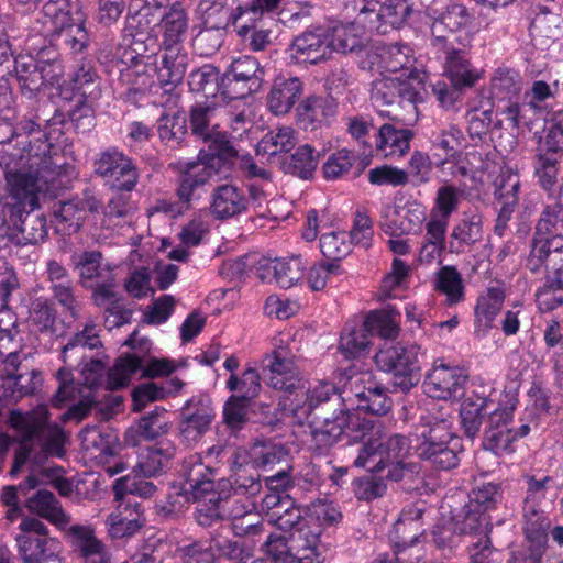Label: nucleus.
Here are the masks:
<instances>
[{
    "label": "nucleus",
    "mask_w": 563,
    "mask_h": 563,
    "mask_svg": "<svg viewBox=\"0 0 563 563\" xmlns=\"http://www.w3.org/2000/svg\"><path fill=\"white\" fill-rule=\"evenodd\" d=\"M9 422L16 435L11 438L0 433V472L13 442H18V446L9 472L12 477L20 474L26 462L35 470L49 456H64L67 439L65 431L59 424L51 422V413L46 406H38L26 412L12 410Z\"/></svg>",
    "instance_id": "nucleus-1"
},
{
    "label": "nucleus",
    "mask_w": 563,
    "mask_h": 563,
    "mask_svg": "<svg viewBox=\"0 0 563 563\" xmlns=\"http://www.w3.org/2000/svg\"><path fill=\"white\" fill-rule=\"evenodd\" d=\"M137 330H134L124 342L133 352L121 355L108 372V388L118 390L129 385L133 374L141 372L143 378H158L169 376L175 372V362L168 358H158L148 354L151 342L148 339L137 340Z\"/></svg>",
    "instance_id": "nucleus-2"
},
{
    "label": "nucleus",
    "mask_w": 563,
    "mask_h": 563,
    "mask_svg": "<svg viewBox=\"0 0 563 563\" xmlns=\"http://www.w3.org/2000/svg\"><path fill=\"white\" fill-rule=\"evenodd\" d=\"M426 74L418 69H410L396 77H384L373 82L371 99L376 107H390L391 111L380 110L382 115L388 117L395 122L405 121L397 113V109H404L409 114L417 112V103L423 100L421 93L424 90Z\"/></svg>",
    "instance_id": "nucleus-3"
},
{
    "label": "nucleus",
    "mask_w": 563,
    "mask_h": 563,
    "mask_svg": "<svg viewBox=\"0 0 563 563\" xmlns=\"http://www.w3.org/2000/svg\"><path fill=\"white\" fill-rule=\"evenodd\" d=\"M421 441L416 454L432 468L451 471L460 464L463 452L461 439L452 431V421L448 417H426Z\"/></svg>",
    "instance_id": "nucleus-4"
},
{
    "label": "nucleus",
    "mask_w": 563,
    "mask_h": 563,
    "mask_svg": "<svg viewBox=\"0 0 563 563\" xmlns=\"http://www.w3.org/2000/svg\"><path fill=\"white\" fill-rule=\"evenodd\" d=\"M48 32H55V40L73 42V45H90V35L85 27L86 13L80 0H47L42 9Z\"/></svg>",
    "instance_id": "nucleus-5"
},
{
    "label": "nucleus",
    "mask_w": 563,
    "mask_h": 563,
    "mask_svg": "<svg viewBox=\"0 0 563 563\" xmlns=\"http://www.w3.org/2000/svg\"><path fill=\"white\" fill-rule=\"evenodd\" d=\"M418 353L419 347L415 344L386 343L375 354V363L380 371L391 375L390 383L395 390L408 393L421 378Z\"/></svg>",
    "instance_id": "nucleus-6"
},
{
    "label": "nucleus",
    "mask_w": 563,
    "mask_h": 563,
    "mask_svg": "<svg viewBox=\"0 0 563 563\" xmlns=\"http://www.w3.org/2000/svg\"><path fill=\"white\" fill-rule=\"evenodd\" d=\"M424 12L431 20L432 45L439 49H449V45H454L459 41L455 34L472 21L466 7L444 0H433Z\"/></svg>",
    "instance_id": "nucleus-7"
},
{
    "label": "nucleus",
    "mask_w": 563,
    "mask_h": 563,
    "mask_svg": "<svg viewBox=\"0 0 563 563\" xmlns=\"http://www.w3.org/2000/svg\"><path fill=\"white\" fill-rule=\"evenodd\" d=\"M16 537L22 563H60V542L49 537L48 528L36 518H23Z\"/></svg>",
    "instance_id": "nucleus-8"
},
{
    "label": "nucleus",
    "mask_w": 563,
    "mask_h": 563,
    "mask_svg": "<svg viewBox=\"0 0 563 563\" xmlns=\"http://www.w3.org/2000/svg\"><path fill=\"white\" fill-rule=\"evenodd\" d=\"M319 545L320 540L316 539V534H308L305 541L298 533H272L263 543V549L272 563H322L324 556Z\"/></svg>",
    "instance_id": "nucleus-9"
},
{
    "label": "nucleus",
    "mask_w": 563,
    "mask_h": 563,
    "mask_svg": "<svg viewBox=\"0 0 563 563\" xmlns=\"http://www.w3.org/2000/svg\"><path fill=\"white\" fill-rule=\"evenodd\" d=\"M66 117L59 111V108H56L51 101L43 99L32 100L30 106L27 107L26 112L23 114L21 119L18 120L16 124L13 129L14 135H32L34 133L38 134V141L42 137L45 139L38 146V154H46L49 152L52 144L48 142L52 137V134L60 132L57 126L65 124Z\"/></svg>",
    "instance_id": "nucleus-10"
},
{
    "label": "nucleus",
    "mask_w": 563,
    "mask_h": 563,
    "mask_svg": "<svg viewBox=\"0 0 563 563\" xmlns=\"http://www.w3.org/2000/svg\"><path fill=\"white\" fill-rule=\"evenodd\" d=\"M265 69L252 56L234 59L223 73V99H244L263 86Z\"/></svg>",
    "instance_id": "nucleus-11"
},
{
    "label": "nucleus",
    "mask_w": 563,
    "mask_h": 563,
    "mask_svg": "<svg viewBox=\"0 0 563 563\" xmlns=\"http://www.w3.org/2000/svg\"><path fill=\"white\" fill-rule=\"evenodd\" d=\"M216 418V408L208 394L200 393L190 397L180 409L178 432L187 445L197 444L211 429Z\"/></svg>",
    "instance_id": "nucleus-12"
},
{
    "label": "nucleus",
    "mask_w": 563,
    "mask_h": 563,
    "mask_svg": "<svg viewBox=\"0 0 563 563\" xmlns=\"http://www.w3.org/2000/svg\"><path fill=\"white\" fill-rule=\"evenodd\" d=\"M32 179L34 186L29 189L31 195L36 196L37 203L31 207L29 203L23 205L21 216H15L18 224L13 225L18 233L13 244L27 245L43 242L48 233L46 217L43 213L34 212L41 206V200L46 198V183L36 175L25 173Z\"/></svg>",
    "instance_id": "nucleus-13"
},
{
    "label": "nucleus",
    "mask_w": 563,
    "mask_h": 563,
    "mask_svg": "<svg viewBox=\"0 0 563 563\" xmlns=\"http://www.w3.org/2000/svg\"><path fill=\"white\" fill-rule=\"evenodd\" d=\"M95 173L112 189L132 191L139 183V168L133 159L117 147L100 152L95 161Z\"/></svg>",
    "instance_id": "nucleus-14"
},
{
    "label": "nucleus",
    "mask_w": 563,
    "mask_h": 563,
    "mask_svg": "<svg viewBox=\"0 0 563 563\" xmlns=\"http://www.w3.org/2000/svg\"><path fill=\"white\" fill-rule=\"evenodd\" d=\"M347 409L349 407L341 393L338 396L330 397L327 404H322V406L307 415L311 435L309 449L314 454L327 438L332 439L338 426L343 423V415L346 413Z\"/></svg>",
    "instance_id": "nucleus-15"
},
{
    "label": "nucleus",
    "mask_w": 563,
    "mask_h": 563,
    "mask_svg": "<svg viewBox=\"0 0 563 563\" xmlns=\"http://www.w3.org/2000/svg\"><path fill=\"white\" fill-rule=\"evenodd\" d=\"M280 0H255L252 4L239 5L233 12L227 8V0H201L198 8L201 13L202 24L205 26L225 29L232 23H236L243 14L250 13L256 15L264 11L275 10Z\"/></svg>",
    "instance_id": "nucleus-16"
},
{
    "label": "nucleus",
    "mask_w": 563,
    "mask_h": 563,
    "mask_svg": "<svg viewBox=\"0 0 563 563\" xmlns=\"http://www.w3.org/2000/svg\"><path fill=\"white\" fill-rule=\"evenodd\" d=\"M198 505L195 509V520L203 528L213 527L236 516L231 505V479L220 478L217 492L206 498L192 499Z\"/></svg>",
    "instance_id": "nucleus-17"
},
{
    "label": "nucleus",
    "mask_w": 563,
    "mask_h": 563,
    "mask_svg": "<svg viewBox=\"0 0 563 563\" xmlns=\"http://www.w3.org/2000/svg\"><path fill=\"white\" fill-rule=\"evenodd\" d=\"M467 374L457 366L434 364L423 382L426 393L437 399H459L464 395Z\"/></svg>",
    "instance_id": "nucleus-18"
},
{
    "label": "nucleus",
    "mask_w": 563,
    "mask_h": 563,
    "mask_svg": "<svg viewBox=\"0 0 563 563\" xmlns=\"http://www.w3.org/2000/svg\"><path fill=\"white\" fill-rule=\"evenodd\" d=\"M515 406L500 408L494 402L483 429V448L496 454L507 451L516 440L515 430L509 427Z\"/></svg>",
    "instance_id": "nucleus-19"
},
{
    "label": "nucleus",
    "mask_w": 563,
    "mask_h": 563,
    "mask_svg": "<svg viewBox=\"0 0 563 563\" xmlns=\"http://www.w3.org/2000/svg\"><path fill=\"white\" fill-rule=\"evenodd\" d=\"M201 141L207 147L199 151L197 163L213 175L219 174L222 168L228 169L239 157V150L227 132L216 130Z\"/></svg>",
    "instance_id": "nucleus-20"
},
{
    "label": "nucleus",
    "mask_w": 563,
    "mask_h": 563,
    "mask_svg": "<svg viewBox=\"0 0 563 563\" xmlns=\"http://www.w3.org/2000/svg\"><path fill=\"white\" fill-rule=\"evenodd\" d=\"M330 27L317 26L295 36L290 44L291 56L298 63L318 64L331 56Z\"/></svg>",
    "instance_id": "nucleus-21"
},
{
    "label": "nucleus",
    "mask_w": 563,
    "mask_h": 563,
    "mask_svg": "<svg viewBox=\"0 0 563 563\" xmlns=\"http://www.w3.org/2000/svg\"><path fill=\"white\" fill-rule=\"evenodd\" d=\"M262 368L267 384L276 390L292 393L302 385L294 361L284 350L266 355Z\"/></svg>",
    "instance_id": "nucleus-22"
},
{
    "label": "nucleus",
    "mask_w": 563,
    "mask_h": 563,
    "mask_svg": "<svg viewBox=\"0 0 563 563\" xmlns=\"http://www.w3.org/2000/svg\"><path fill=\"white\" fill-rule=\"evenodd\" d=\"M184 492L191 499L206 498L217 492L218 470L206 465L200 456H190L184 461Z\"/></svg>",
    "instance_id": "nucleus-23"
},
{
    "label": "nucleus",
    "mask_w": 563,
    "mask_h": 563,
    "mask_svg": "<svg viewBox=\"0 0 563 563\" xmlns=\"http://www.w3.org/2000/svg\"><path fill=\"white\" fill-rule=\"evenodd\" d=\"M45 275L53 298L73 318H78L80 303L76 295V286L66 267L56 260H48Z\"/></svg>",
    "instance_id": "nucleus-24"
},
{
    "label": "nucleus",
    "mask_w": 563,
    "mask_h": 563,
    "mask_svg": "<svg viewBox=\"0 0 563 563\" xmlns=\"http://www.w3.org/2000/svg\"><path fill=\"white\" fill-rule=\"evenodd\" d=\"M231 470V497L243 495L249 498L257 496L262 490V482L258 470L246 459L245 449H236L230 457Z\"/></svg>",
    "instance_id": "nucleus-25"
},
{
    "label": "nucleus",
    "mask_w": 563,
    "mask_h": 563,
    "mask_svg": "<svg viewBox=\"0 0 563 563\" xmlns=\"http://www.w3.org/2000/svg\"><path fill=\"white\" fill-rule=\"evenodd\" d=\"M159 26L162 30V47H180L187 37L189 18L180 2H175L164 14H157L146 21V27Z\"/></svg>",
    "instance_id": "nucleus-26"
},
{
    "label": "nucleus",
    "mask_w": 563,
    "mask_h": 563,
    "mask_svg": "<svg viewBox=\"0 0 563 563\" xmlns=\"http://www.w3.org/2000/svg\"><path fill=\"white\" fill-rule=\"evenodd\" d=\"M302 92L303 84L299 77L279 76L274 79L266 96L267 109L275 115H285L291 111Z\"/></svg>",
    "instance_id": "nucleus-27"
},
{
    "label": "nucleus",
    "mask_w": 563,
    "mask_h": 563,
    "mask_svg": "<svg viewBox=\"0 0 563 563\" xmlns=\"http://www.w3.org/2000/svg\"><path fill=\"white\" fill-rule=\"evenodd\" d=\"M249 199L243 189L232 184L217 186L211 194L210 212L217 220H227L246 211Z\"/></svg>",
    "instance_id": "nucleus-28"
},
{
    "label": "nucleus",
    "mask_w": 563,
    "mask_h": 563,
    "mask_svg": "<svg viewBox=\"0 0 563 563\" xmlns=\"http://www.w3.org/2000/svg\"><path fill=\"white\" fill-rule=\"evenodd\" d=\"M332 97L309 96L296 109L297 123L305 131H314L336 113Z\"/></svg>",
    "instance_id": "nucleus-29"
},
{
    "label": "nucleus",
    "mask_w": 563,
    "mask_h": 563,
    "mask_svg": "<svg viewBox=\"0 0 563 563\" xmlns=\"http://www.w3.org/2000/svg\"><path fill=\"white\" fill-rule=\"evenodd\" d=\"M189 57L181 47L164 48L161 63L156 64L157 79L165 92L173 91L184 79Z\"/></svg>",
    "instance_id": "nucleus-30"
},
{
    "label": "nucleus",
    "mask_w": 563,
    "mask_h": 563,
    "mask_svg": "<svg viewBox=\"0 0 563 563\" xmlns=\"http://www.w3.org/2000/svg\"><path fill=\"white\" fill-rule=\"evenodd\" d=\"M443 51L446 54L445 76L451 87L460 91L474 87L479 73L470 64L466 52L455 45H449V49Z\"/></svg>",
    "instance_id": "nucleus-31"
},
{
    "label": "nucleus",
    "mask_w": 563,
    "mask_h": 563,
    "mask_svg": "<svg viewBox=\"0 0 563 563\" xmlns=\"http://www.w3.org/2000/svg\"><path fill=\"white\" fill-rule=\"evenodd\" d=\"M167 411L156 406L154 410L142 416L136 426L129 428L124 434L126 445L137 446L142 441H154L168 432Z\"/></svg>",
    "instance_id": "nucleus-32"
},
{
    "label": "nucleus",
    "mask_w": 563,
    "mask_h": 563,
    "mask_svg": "<svg viewBox=\"0 0 563 563\" xmlns=\"http://www.w3.org/2000/svg\"><path fill=\"white\" fill-rule=\"evenodd\" d=\"M483 217L478 212H464L461 220L452 229L449 251L463 254L483 240Z\"/></svg>",
    "instance_id": "nucleus-33"
},
{
    "label": "nucleus",
    "mask_w": 563,
    "mask_h": 563,
    "mask_svg": "<svg viewBox=\"0 0 563 563\" xmlns=\"http://www.w3.org/2000/svg\"><path fill=\"white\" fill-rule=\"evenodd\" d=\"M343 423H340L341 426H338L336 431L333 432L332 439L327 438L317 455H327L344 435L353 442L363 441L374 428L372 420L350 408L343 415Z\"/></svg>",
    "instance_id": "nucleus-34"
},
{
    "label": "nucleus",
    "mask_w": 563,
    "mask_h": 563,
    "mask_svg": "<svg viewBox=\"0 0 563 563\" xmlns=\"http://www.w3.org/2000/svg\"><path fill=\"white\" fill-rule=\"evenodd\" d=\"M213 176L197 162L181 164L178 168L176 195L186 209H189L190 202L197 197V190L207 184Z\"/></svg>",
    "instance_id": "nucleus-35"
},
{
    "label": "nucleus",
    "mask_w": 563,
    "mask_h": 563,
    "mask_svg": "<svg viewBox=\"0 0 563 563\" xmlns=\"http://www.w3.org/2000/svg\"><path fill=\"white\" fill-rule=\"evenodd\" d=\"M306 511L298 507L295 501L291 499V505H287L280 511H275L272 514L273 523L278 530L282 531L280 534H301L302 539L306 541L308 534H316V539L320 540L321 530L312 529L310 526V521L305 517Z\"/></svg>",
    "instance_id": "nucleus-36"
},
{
    "label": "nucleus",
    "mask_w": 563,
    "mask_h": 563,
    "mask_svg": "<svg viewBox=\"0 0 563 563\" xmlns=\"http://www.w3.org/2000/svg\"><path fill=\"white\" fill-rule=\"evenodd\" d=\"M319 153L309 144L300 145L292 154L278 157V166L285 174L309 180L319 164Z\"/></svg>",
    "instance_id": "nucleus-37"
},
{
    "label": "nucleus",
    "mask_w": 563,
    "mask_h": 563,
    "mask_svg": "<svg viewBox=\"0 0 563 563\" xmlns=\"http://www.w3.org/2000/svg\"><path fill=\"white\" fill-rule=\"evenodd\" d=\"M490 407H494V400L488 397L473 395L465 398L461 405L460 417L467 438L474 439L479 433L490 413Z\"/></svg>",
    "instance_id": "nucleus-38"
},
{
    "label": "nucleus",
    "mask_w": 563,
    "mask_h": 563,
    "mask_svg": "<svg viewBox=\"0 0 563 563\" xmlns=\"http://www.w3.org/2000/svg\"><path fill=\"white\" fill-rule=\"evenodd\" d=\"M492 517L483 510L465 505L462 512L454 518V530L460 536H468L475 541L489 538Z\"/></svg>",
    "instance_id": "nucleus-39"
},
{
    "label": "nucleus",
    "mask_w": 563,
    "mask_h": 563,
    "mask_svg": "<svg viewBox=\"0 0 563 563\" xmlns=\"http://www.w3.org/2000/svg\"><path fill=\"white\" fill-rule=\"evenodd\" d=\"M26 507L31 512L45 518L59 529L70 523V517L63 510L55 495L46 489L38 490L26 500Z\"/></svg>",
    "instance_id": "nucleus-40"
},
{
    "label": "nucleus",
    "mask_w": 563,
    "mask_h": 563,
    "mask_svg": "<svg viewBox=\"0 0 563 563\" xmlns=\"http://www.w3.org/2000/svg\"><path fill=\"white\" fill-rule=\"evenodd\" d=\"M413 134L409 129L397 128L393 123H384L375 135V145L377 151L385 156H402L409 151L410 140Z\"/></svg>",
    "instance_id": "nucleus-41"
},
{
    "label": "nucleus",
    "mask_w": 563,
    "mask_h": 563,
    "mask_svg": "<svg viewBox=\"0 0 563 563\" xmlns=\"http://www.w3.org/2000/svg\"><path fill=\"white\" fill-rule=\"evenodd\" d=\"M223 73L212 64H205L188 75V87L191 92L203 96L207 100L222 96Z\"/></svg>",
    "instance_id": "nucleus-42"
},
{
    "label": "nucleus",
    "mask_w": 563,
    "mask_h": 563,
    "mask_svg": "<svg viewBox=\"0 0 563 563\" xmlns=\"http://www.w3.org/2000/svg\"><path fill=\"white\" fill-rule=\"evenodd\" d=\"M246 459L257 470L274 471L276 466H287L288 452L282 444L272 441L256 442L246 450Z\"/></svg>",
    "instance_id": "nucleus-43"
},
{
    "label": "nucleus",
    "mask_w": 563,
    "mask_h": 563,
    "mask_svg": "<svg viewBox=\"0 0 563 563\" xmlns=\"http://www.w3.org/2000/svg\"><path fill=\"white\" fill-rule=\"evenodd\" d=\"M157 134L165 146L180 148L188 135L187 117L181 112L163 113L157 120Z\"/></svg>",
    "instance_id": "nucleus-44"
},
{
    "label": "nucleus",
    "mask_w": 563,
    "mask_h": 563,
    "mask_svg": "<svg viewBox=\"0 0 563 563\" xmlns=\"http://www.w3.org/2000/svg\"><path fill=\"white\" fill-rule=\"evenodd\" d=\"M385 472L387 481L396 483L406 493H420L426 487L422 466L417 462L391 464Z\"/></svg>",
    "instance_id": "nucleus-45"
},
{
    "label": "nucleus",
    "mask_w": 563,
    "mask_h": 563,
    "mask_svg": "<svg viewBox=\"0 0 563 563\" xmlns=\"http://www.w3.org/2000/svg\"><path fill=\"white\" fill-rule=\"evenodd\" d=\"M297 144L296 132L290 126H278L269 131L257 144V152L267 154L278 164V157L287 155Z\"/></svg>",
    "instance_id": "nucleus-46"
},
{
    "label": "nucleus",
    "mask_w": 563,
    "mask_h": 563,
    "mask_svg": "<svg viewBox=\"0 0 563 563\" xmlns=\"http://www.w3.org/2000/svg\"><path fill=\"white\" fill-rule=\"evenodd\" d=\"M86 217L77 199L60 200L54 206L53 223L57 233L71 235L79 231Z\"/></svg>",
    "instance_id": "nucleus-47"
},
{
    "label": "nucleus",
    "mask_w": 563,
    "mask_h": 563,
    "mask_svg": "<svg viewBox=\"0 0 563 563\" xmlns=\"http://www.w3.org/2000/svg\"><path fill=\"white\" fill-rule=\"evenodd\" d=\"M13 69L9 75L14 76L22 93L30 96L42 88L38 65L33 54H20L12 60Z\"/></svg>",
    "instance_id": "nucleus-48"
},
{
    "label": "nucleus",
    "mask_w": 563,
    "mask_h": 563,
    "mask_svg": "<svg viewBox=\"0 0 563 563\" xmlns=\"http://www.w3.org/2000/svg\"><path fill=\"white\" fill-rule=\"evenodd\" d=\"M218 104L216 101L206 100L194 103L188 112L187 122L190 123L191 134L198 140L208 137L218 130L216 122Z\"/></svg>",
    "instance_id": "nucleus-49"
},
{
    "label": "nucleus",
    "mask_w": 563,
    "mask_h": 563,
    "mask_svg": "<svg viewBox=\"0 0 563 563\" xmlns=\"http://www.w3.org/2000/svg\"><path fill=\"white\" fill-rule=\"evenodd\" d=\"M19 333L16 318L13 311H4L0 316V358L3 360L5 367H14L19 362L20 344L16 341Z\"/></svg>",
    "instance_id": "nucleus-50"
},
{
    "label": "nucleus",
    "mask_w": 563,
    "mask_h": 563,
    "mask_svg": "<svg viewBox=\"0 0 563 563\" xmlns=\"http://www.w3.org/2000/svg\"><path fill=\"white\" fill-rule=\"evenodd\" d=\"M263 273L258 276L264 279L268 275H273L275 282L282 288H290L302 277V261L300 256H294L289 261L276 260L263 267Z\"/></svg>",
    "instance_id": "nucleus-51"
},
{
    "label": "nucleus",
    "mask_w": 563,
    "mask_h": 563,
    "mask_svg": "<svg viewBox=\"0 0 563 563\" xmlns=\"http://www.w3.org/2000/svg\"><path fill=\"white\" fill-rule=\"evenodd\" d=\"M356 397L362 409L376 416L388 413L393 406L388 389L374 380H368V385L364 386L362 391L356 393Z\"/></svg>",
    "instance_id": "nucleus-52"
},
{
    "label": "nucleus",
    "mask_w": 563,
    "mask_h": 563,
    "mask_svg": "<svg viewBox=\"0 0 563 563\" xmlns=\"http://www.w3.org/2000/svg\"><path fill=\"white\" fill-rule=\"evenodd\" d=\"M435 290L445 296L449 306L464 300V284L455 266H443L435 274Z\"/></svg>",
    "instance_id": "nucleus-53"
},
{
    "label": "nucleus",
    "mask_w": 563,
    "mask_h": 563,
    "mask_svg": "<svg viewBox=\"0 0 563 563\" xmlns=\"http://www.w3.org/2000/svg\"><path fill=\"white\" fill-rule=\"evenodd\" d=\"M175 449L167 444V446H147L139 455L137 464L134 467L144 477H152L161 474L168 465L169 460L174 455Z\"/></svg>",
    "instance_id": "nucleus-54"
},
{
    "label": "nucleus",
    "mask_w": 563,
    "mask_h": 563,
    "mask_svg": "<svg viewBox=\"0 0 563 563\" xmlns=\"http://www.w3.org/2000/svg\"><path fill=\"white\" fill-rule=\"evenodd\" d=\"M369 334L362 323L345 328L340 338L339 351L346 360L364 356L368 352Z\"/></svg>",
    "instance_id": "nucleus-55"
},
{
    "label": "nucleus",
    "mask_w": 563,
    "mask_h": 563,
    "mask_svg": "<svg viewBox=\"0 0 563 563\" xmlns=\"http://www.w3.org/2000/svg\"><path fill=\"white\" fill-rule=\"evenodd\" d=\"M73 84L80 98L97 101L101 97V79L90 62L78 66L73 77Z\"/></svg>",
    "instance_id": "nucleus-56"
},
{
    "label": "nucleus",
    "mask_w": 563,
    "mask_h": 563,
    "mask_svg": "<svg viewBox=\"0 0 563 563\" xmlns=\"http://www.w3.org/2000/svg\"><path fill=\"white\" fill-rule=\"evenodd\" d=\"M70 545L80 552L81 556L98 552L106 548L103 543L95 536V531L90 526L73 525L65 526L62 529Z\"/></svg>",
    "instance_id": "nucleus-57"
},
{
    "label": "nucleus",
    "mask_w": 563,
    "mask_h": 563,
    "mask_svg": "<svg viewBox=\"0 0 563 563\" xmlns=\"http://www.w3.org/2000/svg\"><path fill=\"white\" fill-rule=\"evenodd\" d=\"M330 49L343 54L361 52L365 48L364 38L357 33L354 24L330 27Z\"/></svg>",
    "instance_id": "nucleus-58"
},
{
    "label": "nucleus",
    "mask_w": 563,
    "mask_h": 563,
    "mask_svg": "<svg viewBox=\"0 0 563 563\" xmlns=\"http://www.w3.org/2000/svg\"><path fill=\"white\" fill-rule=\"evenodd\" d=\"M536 234L549 239L563 238V206L558 196V200L547 205L536 225Z\"/></svg>",
    "instance_id": "nucleus-59"
},
{
    "label": "nucleus",
    "mask_w": 563,
    "mask_h": 563,
    "mask_svg": "<svg viewBox=\"0 0 563 563\" xmlns=\"http://www.w3.org/2000/svg\"><path fill=\"white\" fill-rule=\"evenodd\" d=\"M396 316H399V313L394 310H374L366 316L363 324L369 335L377 334L383 339H395L399 333Z\"/></svg>",
    "instance_id": "nucleus-60"
},
{
    "label": "nucleus",
    "mask_w": 563,
    "mask_h": 563,
    "mask_svg": "<svg viewBox=\"0 0 563 563\" xmlns=\"http://www.w3.org/2000/svg\"><path fill=\"white\" fill-rule=\"evenodd\" d=\"M540 151L551 155H563V109L555 111L545 121Z\"/></svg>",
    "instance_id": "nucleus-61"
},
{
    "label": "nucleus",
    "mask_w": 563,
    "mask_h": 563,
    "mask_svg": "<svg viewBox=\"0 0 563 563\" xmlns=\"http://www.w3.org/2000/svg\"><path fill=\"white\" fill-rule=\"evenodd\" d=\"M412 49L405 44L385 45L376 54L380 59V66L390 73L399 70H408V66L412 63Z\"/></svg>",
    "instance_id": "nucleus-62"
},
{
    "label": "nucleus",
    "mask_w": 563,
    "mask_h": 563,
    "mask_svg": "<svg viewBox=\"0 0 563 563\" xmlns=\"http://www.w3.org/2000/svg\"><path fill=\"white\" fill-rule=\"evenodd\" d=\"M353 492L358 500L372 501L387 492L386 473H369L353 481Z\"/></svg>",
    "instance_id": "nucleus-63"
},
{
    "label": "nucleus",
    "mask_w": 563,
    "mask_h": 563,
    "mask_svg": "<svg viewBox=\"0 0 563 563\" xmlns=\"http://www.w3.org/2000/svg\"><path fill=\"white\" fill-rule=\"evenodd\" d=\"M541 312H550L563 305V277L547 275L545 282L536 294Z\"/></svg>",
    "instance_id": "nucleus-64"
}]
</instances>
